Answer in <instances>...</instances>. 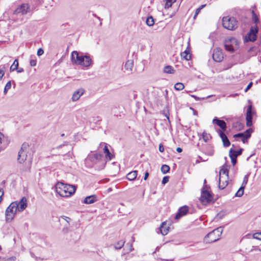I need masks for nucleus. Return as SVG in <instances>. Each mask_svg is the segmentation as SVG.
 Here are the masks:
<instances>
[{
  "mask_svg": "<svg viewBox=\"0 0 261 261\" xmlns=\"http://www.w3.org/2000/svg\"><path fill=\"white\" fill-rule=\"evenodd\" d=\"M222 25L228 30H234L238 28V21L234 17L227 16L223 17Z\"/></svg>",
  "mask_w": 261,
  "mask_h": 261,
  "instance_id": "39448f33",
  "label": "nucleus"
},
{
  "mask_svg": "<svg viewBox=\"0 0 261 261\" xmlns=\"http://www.w3.org/2000/svg\"><path fill=\"white\" fill-rule=\"evenodd\" d=\"M170 167L167 165H163L161 167V171L163 173L166 174L169 172Z\"/></svg>",
  "mask_w": 261,
  "mask_h": 261,
  "instance_id": "4c0bfd02",
  "label": "nucleus"
},
{
  "mask_svg": "<svg viewBox=\"0 0 261 261\" xmlns=\"http://www.w3.org/2000/svg\"><path fill=\"white\" fill-rule=\"evenodd\" d=\"M252 82H250L248 85V86H247L246 89H245V91L246 92L247 90H248L252 86Z\"/></svg>",
  "mask_w": 261,
  "mask_h": 261,
  "instance_id": "603ef678",
  "label": "nucleus"
},
{
  "mask_svg": "<svg viewBox=\"0 0 261 261\" xmlns=\"http://www.w3.org/2000/svg\"><path fill=\"white\" fill-rule=\"evenodd\" d=\"M223 232V228L218 227L208 233L204 238V241L206 243H211L219 240Z\"/></svg>",
  "mask_w": 261,
  "mask_h": 261,
  "instance_id": "20e7f679",
  "label": "nucleus"
},
{
  "mask_svg": "<svg viewBox=\"0 0 261 261\" xmlns=\"http://www.w3.org/2000/svg\"><path fill=\"white\" fill-rule=\"evenodd\" d=\"M3 137H4L3 135L1 133H0V144L2 143V141Z\"/></svg>",
  "mask_w": 261,
  "mask_h": 261,
  "instance_id": "13d9d810",
  "label": "nucleus"
},
{
  "mask_svg": "<svg viewBox=\"0 0 261 261\" xmlns=\"http://www.w3.org/2000/svg\"><path fill=\"white\" fill-rule=\"evenodd\" d=\"M30 65L31 66H36V60H34V59L31 60L30 62Z\"/></svg>",
  "mask_w": 261,
  "mask_h": 261,
  "instance_id": "de8ad7c7",
  "label": "nucleus"
},
{
  "mask_svg": "<svg viewBox=\"0 0 261 261\" xmlns=\"http://www.w3.org/2000/svg\"><path fill=\"white\" fill-rule=\"evenodd\" d=\"M146 23L149 27L153 26L154 23L153 18L152 16L148 17L146 19Z\"/></svg>",
  "mask_w": 261,
  "mask_h": 261,
  "instance_id": "7c9ffc66",
  "label": "nucleus"
},
{
  "mask_svg": "<svg viewBox=\"0 0 261 261\" xmlns=\"http://www.w3.org/2000/svg\"><path fill=\"white\" fill-rule=\"evenodd\" d=\"M134 67V61L133 60H128L124 65V69L128 72L132 71Z\"/></svg>",
  "mask_w": 261,
  "mask_h": 261,
  "instance_id": "5701e85b",
  "label": "nucleus"
},
{
  "mask_svg": "<svg viewBox=\"0 0 261 261\" xmlns=\"http://www.w3.org/2000/svg\"><path fill=\"white\" fill-rule=\"evenodd\" d=\"M228 176H219V188L224 189L228 184Z\"/></svg>",
  "mask_w": 261,
  "mask_h": 261,
  "instance_id": "4468645a",
  "label": "nucleus"
},
{
  "mask_svg": "<svg viewBox=\"0 0 261 261\" xmlns=\"http://www.w3.org/2000/svg\"><path fill=\"white\" fill-rule=\"evenodd\" d=\"M18 61L17 59H15L10 68V71L11 72L13 71L18 69Z\"/></svg>",
  "mask_w": 261,
  "mask_h": 261,
  "instance_id": "c756f323",
  "label": "nucleus"
},
{
  "mask_svg": "<svg viewBox=\"0 0 261 261\" xmlns=\"http://www.w3.org/2000/svg\"><path fill=\"white\" fill-rule=\"evenodd\" d=\"M160 230L161 234L163 236L166 235L169 230V226L165 222H163L160 226Z\"/></svg>",
  "mask_w": 261,
  "mask_h": 261,
  "instance_id": "b1692460",
  "label": "nucleus"
},
{
  "mask_svg": "<svg viewBox=\"0 0 261 261\" xmlns=\"http://www.w3.org/2000/svg\"><path fill=\"white\" fill-rule=\"evenodd\" d=\"M228 166L224 165L222 166L219 171V176H228Z\"/></svg>",
  "mask_w": 261,
  "mask_h": 261,
  "instance_id": "393cba45",
  "label": "nucleus"
},
{
  "mask_svg": "<svg viewBox=\"0 0 261 261\" xmlns=\"http://www.w3.org/2000/svg\"><path fill=\"white\" fill-rule=\"evenodd\" d=\"M2 248H1V246H0V250H1Z\"/></svg>",
  "mask_w": 261,
  "mask_h": 261,
  "instance_id": "774afa93",
  "label": "nucleus"
},
{
  "mask_svg": "<svg viewBox=\"0 0 261 261\" xmlns=\"http://www.w3.org/2000/svg\"><path fill=\"white\" fill-rule=\"evenodd\" d=\"M244 189L245 188H244L243 187H241L236 193L235 196L239 197H241L244 194Z\"/></svg>",
  "mask_w": 261,
  "mask_h": 261,
  "instance_id": "c9c22d12",
  "label": "nucleus"
},
{
  "mask_svg": "<svg viewBox=\"0 0 261 261\" xmlns=\"http://www.w3.org/2000/svg\"><path fill=\"white\" fill-rule=\"evenodd\" d=\"M181 57L186 60H189L191 59V55L189 50L186 49L180 54Z\"/></svg>",
  "mask_w": 261,
  "mask_h": 261,
  "instance_id": "bb28decb",
  "label": "nucleus"
},
{
  "mask_svg": "<svg viewBox=\"0 0 261 261\" xmlns=\"http://www.w3.org/2000/svg\"><path fill=\"white\" fill-rule=\"evenodd\" d=\"M200 11L201 10L199 8H197L195 11V15H197L199 13Z\"/></svg>",
  "mask_w": 261,
  "mask_h": 261,
  "instance_id": "4d7b16f0",
  "label": "nucleus"
},
{
  "mask_svg": "<svg viewBox=\"0 0 261 261\" xmlns=\"http://www.w3.org/2000/svg\"><path fill=\"white\" fill-rule=\"evenodd\" d=\"M56 191L61 196L67 197L74 193L75 188L73 186L59 182L56 185Z\"/></svg>",
  "mask_w": 261,
  "mask_h": 261,
  "instance_id": "7ed1b4c3",
  "label": "nucleus"
},
{
  "mask_svg": "<svg viewBox=\"0 0 261 261\" xmlns=\"http://www.w3.org/2000/svg\"><path fill=\"white\" fill-rule=\"evenodd\" d=\"M253 112L252 110V106L249 105L247 109L246 112V125L247 126H250L252 125V119Z\"/></svg>",
  "mask_w": 261,
  "mask_h": 261,
  "instance_id": "ddd939ff",
  "label": "nucleus"
},
{
  "mask_svg": "<svg viewBox=\"0 0 261 261\" xmlns=\"http://www.w3.org/2000/svg\"><path fill=\"white\" fill-rule=\"evenodd\" d=\"M3 195H4V192L0 190V202L2 201V196H3Z\"/></svg>",
  "mask_w": 261,
  "mask_h": 261,
  "instance_id": "5fc2aeb1",
  "label": "nucleus"
},
{
  "mask_svg": "<svg viewBox=\"0 0 261 261\" xmlns=\"http://www.w3.org/2000/svg\"><path fill=\"white\" fill-rule=\"evenodd\" d=\"M4 258H3L0 256V261L4 260Z\"/></svg>",
  "mask_w": 261,
  "mask_h": 261,
  "instance_id": "680f3d73",
  "label": "nucleus"
},
{
  "mask_svg": "<svg viewBox=\"0 0 261 261\" xmlns=\"http://www.w3.org/2000/svg\"><path fill=\"white\" fill-rule=\"evenodd\" d=\"M29 149L27 144H23L18 154V162L24 165L25 170L30 169L32 165L31 159L28 156Z\"/></svg>",
  "mask_w": 261,
  "mask_h": 261,
  "instance_id": "f03ea898",
  "label": "nucleus"
},
{
  "mask_svg": "<svg viewBox=\"0 0 261 261\" xmlns=\"http://www.w3.org/2000/svg\"><path fill=\"white\" fill-rule=\"evenodd\" d=\"M169 181V177L168 176H165L163 177L162 183L163 184H165Z\"/></svg>",
  "mask_w": 261,
  "mask_h": 261,
  "instance_id": "49530a36",
  "label": "nucleus"
},
{
  "mask_svg": "<svg viewBox=\"0 0 261 261\" xmlns=\"http://www.w3.org/2000/svg\"><path fill=\"white\" fill-rule=\"evenodd\" d=\"M197 16V15H195H195H194V17H193V18H194V19H195Z\"/></svg>",
  "mask_w": 261,
  "mask_h": 261,
  "instance_id": "0e129e2a",
  "label": "nucleus"
},
{
  "mask_svg": "<svg viewBox=\"0 0 261 261\" xmlns=\"http://www.w3.org/2000/svg\"><path fill=\"white\" fill-rule=\"evenodd\" d=\"M163 71L165 73L168 74H173L175 72V70L173 67L169 65L165 66Z\"/></svg>",
  "mask_w": 261,
  "mask_h": 261,
  "instance_id": "cd10ccee",
  "label": "nucleus"
},
{
  "mask_svg": "<svg viewBox=\"0 0 261 261\" xmlns=\"http://www.w3.org/2000/svg\"><path fill=\"white\" fill-rule=\"evenodd\" d=\"M100 146H104V148L103 149V153L105 154L106 158L107 160H111L113 157V155L110 152L108 146L105 143H101L99 144Z\"/></svg>",
  "mask_w": 261,
  "mask_h": 261,
  "instance_id": "6ab92c4d",
  "label": "nucleus"
},
{
  "mask_svg": "<svg viewBox=\"0 0 261 261\" xmlns=\"http://www.w3.org/2000/svg\"><path fill=\"white\" fill-rule=\"evenodd\" d=\"M185 88L184 85L181 83H177L175 84L174 85V88L175 90L180 91Z\"/></svg>",
  "mask_w": 261,
  "mask_h": 261,
  "instance_id": "f704fd0d",
  "label": "nucleus"
},
{
  "mask_svg": "<svg viewBox=\"0 0 261 261\" xmlns=\"http://www.w3.org/2000/svg\"><path fill=\"white\" fill-rule=\"evenodd\" d=\"M44 53V51L42 48H39L37 51V55L40 56Z\"/></svg>",
  "mask_w": 261,
  "mask_h": 261,
  "instance_id": "09e8293b",
  "label": "nucleus"
},
{
  "mask_svg": "<svg viewBox=\"0 0 261 261\" xmlns=\"http://www.w3.org/2000/svg\"><path fill=\"white\" fill-rule=\"evenodd\" d=\"M248 180V175H246L244 177L243 181L241 187H243L244 188H245L247 184Z\"/></svg>",
  "mask_w": 261,
  "mask_h": 261,
  "instance_id": "ea45409f",
  "label": "nucleus"
},
{
  "mask_svg": "<svg viewBox=\"0 0 261 261\" xmlns=\"http://www.w3.org/2000/svg\"><path fill=\"white\" fill-rule=\"evenodd\" d=\"M5 68H0V80L2 79L5 74Z\"/></svg>",
  "mask_w": 261,
  "mask_h": 261,
  "instance_id": "c03bdc74",
  "label": "nucleus"
},
{
  "mask_svg": "<svg viewBox=\"0 0 261 261\" xmlns=\"http://www.w3.org/2000/svg\"><path fill=\"white\" fill-rule=\"evenodd\" d=\"M98 200L97 196L96 195H92L87 196L85 198L83 203L85 204H92Z\"/></svg>",
  "mask_w": 261,
  "mask_h": 261,
  "instance_id": "4be33fe9",
  "label": "nucleus"
},
{
  "mask_svg": "<svg viewBox=\"0 0 261 261\" xmlns=\"http://www.w3.org/2000/svg\"><path fill=\"white\" fill-rule=\"evenodd\" d=\"M137 171L135 170L130 172L127 174L126 178L129 180H134L137 177Z\"/></svg>",
  "mask_w": 261,
  "mask_h": 261,
  "instance_id": "a878e982",
  "label": "nucleus"
},
{
  "mask_svg": "<svg viewBox=\"0 0 261 261\" xmlns=\"http://www.w3.org/2000/svg\"><path fill=\"white\" fill-rule=\"evenodd\" d=\"M71 61L73 64L88 68L93 64V61L89 55H84L77 51H73L71 55Z\"/></svg>",
  "mask_w": 261,
  "mask_h": 261,
  "instance_id": "f257e3e1",
  "label": "nucleus"
},
{
  "mask_svg": "<svg viewBox=\"0 0 261 261\" xmlns=\"http://www.w3.org/2000/svg\"><path fill=\"white\" fill-rule=\"evenodd\" d=\"M213 200L211 193L206 189H203L201 192L200 200L203 205H206Z\"/></svg>",
  "mask_w": 261,
  "mask_h": 261,
  "instance_id": "6e6552de",
  "label": "nucleus"
},
{
  "mask_svg": "<svg viewBox=\"0 0 261 261\" xmlns=\"http://www.w3.org/2000/svg\"><path fill=\"white\" fill-rule=\"evenodd\" d=\"M251 136L250 129H247L243 133H239L233 136L236 139L240 138L242 139V142L245 143L247 139L250 138Z\"/></svg>",
  "mask_w": 261,
  "mask_h": 261,
  "instance_id": "f8f14e48",
  "label": "nucleus"
},
{
  "mask_svg": "<svg viewBox=\"0 0 261 261\" xmlns=\"http://www.w3.org/2000/svg\"><path fill=\"white\" fill-rule=\"evenodd\" d=\"M148 175H149V173L148 172H146L145 173V175H144V180H146L148 177Z\"/></svg>",
  "mask_w": 261,
  "mask_h": 261,
  "instance_id": "864d4df0",
  "label": "nucleus"
},
{
  "mask_svg": "<svg viewBox=\"0 0 261 261\" xmlns=\"http://www.w3.org/2000/svg\"><path fill=\"white\" fill-rule=\"evenodd\" d=\"M258 32L257 26L251 27L248 34V39L250 41H254L256 39V34Z\"/></svg>",
  "mask_w": 261,
  "mask_h": 261,
  "instance_id": "2eb2a0df",
  "label": "nucleus"
},
{
  "mask_svg": "<svg viewBox=\"0 0 261 261\" xmlns=\"http://www.w3.org/2000/svg\"><path fill=\"white\" fill-rule=\"evenodd\" d=\"M191 96L193 97L196 100H200L201 99H204V98H200L194 95H191Z\"/></svg>",
  "mask_w": 261,
  "mask_h": 261,
  "instance_id": "8fccbe9b",
  "label": "nucleus"
},
{
  "mask_svg": "<svg viewBox=\"0 0 261 261\" xmlns=\"http://www.w3.org/2000/svg\"><path fill=\"white\" fill-rule=\"evenodd\" d=\"M252 20L254 22V23L256 24L255 26H257V23L259 22V20L254 11H252Z\"/></svg>",
  "mask_w": 261,
  "mask_h": 261,
  "instance_id": "e433bc0d",
  "label": "nucleus"
},
{
  "mask_svg": "<svg viewBox=\"0 0 261 261\" xmlns=\"http://www.w3.org/2000/svg\"><path fill=\"white\" fill-rule=\"evenodd\" d=\"M30 7L28 4H23L19 6L14 12V14L25 15L29 12Z\"/></svg>",
  "mask_w": 261,
  "mask_h": 261,
  "instance_id": "1a4fd4ad",
  "label": "nucleus"
},
{
  "mask_svg": "<svg viewBox=\"0 0 261 261\" xmlns=\"http://www.w3.org/2000/svg\"><path fill=\"white\" fill-rule=\"evenodd\" d=\"M201 136L203 140L205 142L208 141L211 138L210 134L207 133L206 132H203L201 135Z\"/></svg>",
  "mask_w": 261,
  "mask_h": 261,
  "instance_id": "2f4dec72",
  "label": "nucleus"
},
{
  "mask_svg": "<svg viewBox=\"0 0 261 261\" xmlns=\"http://www.w3.org/2000/svg\"><path fill=\"white\" fill-rule=\"evenodd\" d=\"M225 49L229 51H233L239 48V42L234 38H230L224 42Z\"/></svg>",
  "mask_w": 261,
  "mask_h": 261,
  "instance_id": "0eeeda50",
  "label": "nucleus"
},
{
  "mask_svg": "<svg viewBox=\"0 0 261 261\" xmlns=\"http://www.w3.org/2000/svg\"><path fill=\"white\" fill-rule=\"evenodd\" d=\"M23 69L22 68H18L17 69V72L18 73H21V72H23Z\"/></svg>",
  "mask_w": 261,
  "mask_h": 261,
  "instance_id": "6e6d98bb",
  "label": "nucleus"
},
{
  "mask_svg": "<svg viewBox=\"0 0 261 261\" xmlns=\"http://www.w3.org/2000/svg\"><path fill=\"white\" fill-rule=\"evenodd\" d=\"M219 135V136L220 137L221 139H222V141L223 143V145L225 147H228L230 145V143L228 139L227 136L225 135V134L223 132L222 130H219L218 132Z\"/></svg>",
  "mask_w": 261,
  "mask_h": 261,
  "instance_id": "412c9836",
  "label": "nucleus"
},
{
  "mask_svg": "<svg viewBox=\"0 0 261 261\" xmlns=\"http://www.w3.org/2000/svg\"><path fill=\"white\" fill-rule=\"evenodd\" d=\"M205 5H201L200 7H199V8L201 10L202 9H203L204 7H205Z\"/></svg>",
  "mask_w": 261,
  "mask_h": 261,
  "instance_id": "052dcab7",
  "label": "nucleus"
},
{
  "mask_svg": "<svg viewBox=\"0 0 261 261\" xmlns=\"http://www.w3.org/2000/svg\"><path fill=\"white\" fill-rule=\"evenodd\" d=\"M211 97V96H208L207 97V98H208V97Z\"/></svg>",
  "mask_w": 261,
  "mask_h": 261,
  "instance_id": "338daca9",
  "label": "nucleus"
},
{
  "mask_svg": "<svg viewBox=\"0 0 261 261\" xmlns=\"http://www.w3.org/2000/svg\"><path fill=\"white\" fill-rule=\"evenodd\" d=\"M16 257L14 256H12L7 258H4V260L2 261H15Z\"/></svg>",
  "mask_w": 261,
  "mask_h": 261,
  "instance_id": "a18cd8bd",
  "label": "nucleus"
},
{
  "mask_svg": "<svg viewBox=\"0 0 261 261\" xmlns=\"http://www.w3.org/2000/svg\"><path fill=\"white\" fill-rule=\"evenodd\" d=\"M213 123L219 126L221 129L220 130H222L223 132H224L226 130V124L224 121L219 120L217 118H215L213 120Z\"/></svg>",
  "mask_w": 261,
  "mask_h": 261,
  "instance_id": "a211bd4d",
  "label": "nucleus"
},
{
  "mask_svg": "<svg viewBox=\"0 0 261 261\" xmlns=\"http://www.w3.org/2000/svg\"><path fill=\"white\" fill-rule=\"evenodd\" d=\"M253 238L261 241V232H256L253 234Z\"/></svg>",
  "mask_w": 261,
  "mask_h": 261,
  "instance_id": "37998d69",
  "label": "nucleus"
},
{
  "mask_svg": "<svg viewBox=\"0 0 261 261\" xmlns=\"http://www.w3.org/2000/svg\"><path fill=\"white\" fill-rule=\"evenodd\" d=\"M188 211H189V207L185 205L184 206L181 207L179 209L178 212L175 216V218L176 219H178L181 217L186 215L187 213H188Z\"/></svg>",
  "mask_w": 261,
  "mask_h": 261,
  "instance_id": "aec40b11",
  "label": "nucleus"
},
{
  "mask_svg": "<svg viewBox=\"0 0 261 261\" xmlns=\"http://www.w3.org/2000/svg\"><path fill=\"white\" fill-rule=\"evenodd\" d=\"M18 205V211H23L27 206V199L25 197H23L21 198L19 202L15 201Z\"/></svg>",
  "mask_w": 261,
  "mask_h": 261,
  "instance_id": "dca6fc26",
  "label": "nucleus"
},
{
  "mask_svg": "<svg viewBox=\"0 0 261 261\" xmlns=\"http://www.w3.org/2000/svg\"><path fill=\"white\" fill-rule=\"evenodd\" d=\"M163 260H164V261H170L171 260V259H162Z\"/></svg>",
  "mask_w": 261,
  "mask_h": 261,
  "instance_id": "e2e57ef3",
  "label": "nucleus"
},
{
  "mask_svg": "<svg viewBox=\"0 0 261 261\" xmlns=\"http://www.w3.org/2000/svg\"><path fill=\"white\" fill-rule=\"evenodd\" d=\"M213 58L216 62H220L222 61L223 59V54L222 50L220 48L215 49L213 54Z\"/></svg>",
  "mask_w": 261,
  "mask_h": 261,
  "instance_id": "9b49d317",
  "label": "nucleus"
},
{
  "mask_svg": "<svg viewBox=\"0 0 261 261\" xmlns=\"http://www.w3.org/2000/svg\"><path fill=\"white\" fill-rule=\"evenodd\" d=\"M166 2L165 8L168 9L171 7L173 3L177 0H164Z\"/></svg>",
  "mask_w": 261,
  "mask_h": 261,
  "instance_id": "72a5a7b5",
  "label": "nucleus"
},
{
  "mask_svg": "<svg viewBox=\"0 0 261 261\" xmlns=\"http://www.w3.org/2000/svg\"><path fill=\"white\" fill-rule=\"evenodd\" d=\"M93 153L88 154L87 158L85 159V164L88 167H92L94 164L96 163L95 159Z\"/></svg>",
  "mask_w": 261,
  "mask_h": 261,
  "instance_id": "f3484780",
  "label": "nucleus"
},
{
  "mask_svg": "<svg viewBox=\"0 0 261 261\" xmlns=\"http://www.w3.org/2000/svg\"><path fill=\"white\" fill-rule=\"evenodd\" d=\"M61 136H62V137L64 136V134H62L61 135Z\"/></svg>",
  "mask_w": 261,
  "mask_h": 261,
  "instance_id": "69168bd1",
  "label": "nucleus"
},
{
  "mask_svg": "<svg viewBox=\"0 0 261 261\" xmlns=\"http://www.w3.org/2000/svg\"><path fill=\"white\" fill-rule=\"evenodd\" d=\"M93 155L94 156V159H95L96 162L100 161L102 158V155L100 153H95L93 154Z\"/></svg>",
  "mask_w": 261,
  "mask_h": 261,
  "instance_id": "a19ab883",
  "label": "nucleus"
},
{
  "mask_svg": "<svg viewBox=\"0 0 261 261\" xmlns=\"http://www.w3.org/2000/svg\"><path fill=\"white\" fill-rule=\"evenodd\" d=\"M243 149H240L238 150H235L234 149H231L229 150V154L232 155H236V158H237L239 155H241L242 153Z\"/></svg>",
  "mask_w": 261,
  "mask_h": 261,
  "instance_id": "c85d7f7f",
  "label": "nucleus"
},
{
  "mask_svg": "<svg viewBox=\"0 0 261 261\" xmlns=\"http://www.w3.org/2000/svg\"><path fill=\"white\" fill-rule=\"evenodd\" d=\"M159 151L161 152H163L164 150V146L162 144H160L159 145Z\"/></svg>",
  "mask_w": 261,
  "mask_h": 261,
  "instance_id": "3c124183",
  "label": "nucleus"
},
{
  "mask_svg": "<svg viewBox=\"0 0 261 261\" xmlns=\"http://www.w3.org/2000/svg\"><path fill=\"white\" fill-rule=\"evenodd\" d=\"M125 241L121 240L118 241L116 244L114 245V247L116 249H121L124 245Z\"/></svg>",
  "mask_w": 261,
  "mask_h": 261,
  "instance_id": "473e14b6",
  "label": "nucleus"
},
{
  "mask_svg": "<svg viewBox=\"0 0 261 261\" xmlns=\"http://www.w3.org/2000/svg\"><path fill=\"white\" fill-rule=\"evenodd\" d=\"M229 156L231 159V162L232 164L234 166L237 163V158L236 155H229Z\"/></svg>",
  "mask_w": 261,
  "mask_h": 261,
  "instance_id": "79ce46f5",
  "label": "nucleus"
},
{
  "mask_svg": "<svg viewBox=\"0 0 261 261\" xmlns=\"http://www.w3.org/2000/svg\"><path fill=\"white\" fill-rule=\"evenodd\" d=\"M85 90L83 88H80L74 91L71 98L72 101H77L80 99V97L85 93Z\"/></svg>",
  "mask_w": 261,
  "mask_h": 261,
  "instance_id": "9d476101",
  "label": "nucleus"
},
{
  "mask_svg": "<svg viewBox=\"0 0 261 261\" xmlns=\"http://www.w3.org/2000/svg\"><path fill=\"white\" fill-rule=\"evenodd\" d=\"M182 149H181V148H180V147H177V148H176V151H177L178 152H179V153L181 152L182 151Z\"/></svg>",
  "mask_w": 261,
  "mask_h": 261,
  "instance_id": "bf43d9fd",
  "label": "nucleus"
},
{
  "mask_svg": "<svg viewBox=\"0 0 261 261\" xmlns=\"http://www.w3.org/2000/svg\"><path fill=\"white\" fill-rule=\"evenodd\" d=\"M17 211H18L17 204L16 202H12L6 211L5 216L6 221H11L14 218Z\"/></svg>",
  "mask_w": 261,
  "mask_h": 261,
  "instance_id": "423d86ee",
  "label": "nucleus"
},
{
  "mask_svg": "<svg viewBox=\"0 0 261 261\" xmlns=\"http://www.w3.org/2000/svg\"><path fill=\"white\" fill-rule=\"evenodd\" d=\"M11 82L10 81L6 84V85L5 87L4 90V94H6L8 90H9L11 88Z\"/></svg>",
  "mask_w": 261,
  "mask_h": 261,
  "instance_id": "58836bf2",
  "label": "nucleus"
}]
</instances>
